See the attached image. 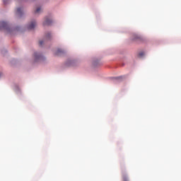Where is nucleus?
<instances>
[{
  "instance_id": "f257e3e1",
  "label": "nucleus",
  "mask_w": 181,
  "mask_h": 181,
  "mask_svg": "<svg viewBox=\"0 0 181 181\" xmlns=\"http://www.w3.org/2000/svg\"><path fill=\"white\" fill-rule=\"evenodd\" d=\"M7 28H8V23L6 22H4V21L0 22V30H1V29H6Z\"/></svg>"
},
{
  "instance_id": "f03ea898",
  "label": "nucleus",
  "mask_w": 181,
  "mask_h": 181,
  "mask_svg": "<svg viewBox=\"0 0 181 181\" xmlns=\"http://www.w3.org/2000/svg\"><path fill=\"white\" fill-rule=\"evenodd\" d=\"M52 23V20H50L49 18H47V17H46L45 18V21L43 22V25L44 26H49V25H50Z\"/></svg>"
},
{
  "instance_id": "7ed1b4c3",
  "label": "nucleus",
  "mask_w": 181,
  "mask_h": 181,
  "mask_svg": "<svg viewBox=\"0 0 181 181\" xmlns=\"http://www.w3.org/2000/svg\"><path fill=\"white\" fill-rule=\"evenodd\" d=\"M36 26V21H33L31 22L28 26V29H29L30 30H32V29H35V27Z\"/></svg>"
},
{
  "instance_id": "20e7f679",
  "label": "nucleus",
  "mask_w": 181,
  "mask_h": 181,
  "mask_svg": "<svg viewBox=\"0 0 181 181\" xmlns=\"http://www.w3.org/2000/svg\"><path fill=\"white\" fill-rule=\"evenodd\" d=\"M34 56L35 57V60H42L43 59V55L38 54L37 52H35Z\"/></svg>"
},
{
  "instance_id": "39448f33",
  "label": "nucleus",
  "mask_w": 181,
  "mask_h": 181,
  "mask_svg": "<svg viewBox=\"0 0 181 181\" xmlns=\"http://www.w3.org/2000/svg\"><path fill=\"white\" fill-rule=\"evenodd\" d=\"M64 50L62 49H58L55 52V56H62V54H64Z\"/></svg>"
},
{
  "instance_id": "423d86ee",
  "label": "nucleus",
  "mask_w": 181,
  "mask_h": 181,
  "mask_svg": "<svg viewBox=\"0 0 181 181\" xmlns=\"http://www.w3.org/2000/svg\"><path fill=\"white\" fill-rule=\"evenodd\" d=\"M16 13L18 15V16H22V8H18Z\"/></svg>"
},
{
  "instance_id": "0eeeda50",
  "label": "nucleus",
  "mask_w": 181,
  "mask_h": 181,
  "mask_svg": "<svg viewBox=\"0 0 181 181\" xmlns=\"http://www.w3.org/2000/svg\"><path fill=\"white\" fill-rule=\"evenodd\" d=\"M122 179H123V181H129V180H128V177H127V175H125V174H123V175H122Z\"/></svg>"
},
{
  "instance_id": "6e6552de",
  "label": "nucleus",
  "mask_w": 181,
  "mask_h": 181,
  "mask_svg": "<svg viewBox=\"0 0 181 181\" xmlns=\"http://www.w3.org/2000/svg\"><path fill=\"white\" fill-rule=\"evenodd\" d=\"M50 37H52V34H50V33L46 34L45 39H50Z\"/></svg>"
},
{
  "instance_id": "1a4fd4ad",
  "label": "nucleus",
  "mask_w": 181,
  "mask_h": 181,
  "mask_svg": "<svg viewBox=\"0 0 181 181\" xmlns=\"http://www.w3.org/2000/svg\"><path fill=\"white\" fill-rule=\"evenodd\" d=\"M40 12V8H37L35 11V13H39Z\"/></svg>"
},
{
  "instance_id": "9d476101",
  "label": "nucleus",
  "mask_w": 181,
  "mask_h": 181,
  "mask_svg": "<svg viewBox=\"0 0 181 181\" xmlns=\"http://www.w3.org/2000/svg\"><path fill=\"white\" fill-rule=\"evenodd\" d=\"M43 43H44V41H43V40L40 41V42H39L40 46H43Z\"/></svg>"
},
{
  "instance_id": "9b49d317",
  "label": "nucleus",
  "mask_w": 181,
  "mask_h": 181,
  "mask_svg": "<svg viewBox=\"0 0 181 181\" xmlns=\"http://www.w3.org/2000/svg\"><path fill=\"white\" fill-rule=\"evenodd\" d=\"M144 52H140V53H139L140 57H142V56H144Z\"/></svg>"
},
{
  "instance_id": "f8f14e48",
  "label": "nucleus",
  "mask_w": 181,
  "mask_h": 181,
  "mask_svg": "<svg viewBox=\"0 0 181 181\" xmlns=\"http://www.w3.org/2000/svg\"><path fill=\"white\" fill-rule=\"evenodd\" d=\"M136 39H139V40H141L142 37L141 36H137Z\"/></svg>"
},
{
  "instance_id": "ddd939ff",
  "label": "nucleus",
  "mask_w": 181,
  "mask_h": 181,
  "mask_svg": "<svg viewBox=\"0 0 181 181\" xmlns=\"http://www.w3.org/2000/svg\"><path fill=\"white\" fill-rule=\"evenodd\" d=\"M6 1H8V0H3L4 4H6Z\"/></svg>"
},
{
  "instance_id": "4468645a",
  "label": "nucleus",
  "mask_w": 181,
  "mask_h": 181,
  "mask_svg": "<svg viewBox=\"0 0 181 181\" xmlns=\"http://www.w3.org/2000/svg\"><path fill=\"white\" fill-rule=\"evenodd\" d=\"M69 64H73V61H69Z\"/></svg>"
},
{
  "instance_id": "2eb2a0df",
  "label": "nucleus",
  "mask_w": 181,
  "mask_h": 181,
  "mask_svg": "<svg viewBox=\"0 0 181 181\" xmlns=\"http://www.w3.org/2000/svg\"><path fill=\"white\" fill-rule=\"evenodd\" d=\"M1 76H2V73H0V77H1Z\"/></svg>"
}]
</instances>
